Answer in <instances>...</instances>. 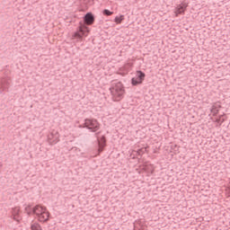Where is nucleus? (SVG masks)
<instances>
[{
	"mask_svg": "<svg viewBox=\"0 0 230 230\" xmlns=\"http://www.w3.org/2000/svg\"><path fill=\"white\" fill-rule=\"evenodd\" d=\"M175 148H177V150H179V146L177 145H174L173 150H176Z\"/></svg>",
	"mask_w": 230,
	"mask_h": 230,
	"instance_id": "nucleus-24",
	"label": "nucleus"
},
{
	"mask_svg": "<svg viewBox=\"0 0 230 230\" xmlns=\"http://www.w3.org/2000/svg\"><path fill=\"white\" fill-rule=\"evenodd\" d=\"M210 112H212L213 116H217L220 110L217 108V105H213L210 109Z\"/></svg>",
	"mask_w": 230,
	"mask_h": 230,
	"instance_id": "nucleus-12",
	"label": "nucleus"
},
{
	"mask_svg": "<svg viewBox=\"0 0 230 230\" xmlns=\"http://www.w3.org/2000/svg\"><path fill=\"white\" fill-rule=\"evenodd\" d=\"M98 152H99V154H102V152H103V146H102V147H100V148L98 149Z\"/></svg>",
	"mask_w": 230,
	"mask_h": 230,
	"instance_id": "nucleus-21",
	"label": "nucleus"
},
{
	"mask_svg": "<svg viewBox=\"0 0 230 230\" xmlns=\"http://www.w3.org/2000/svg\"><path fill=\"white\" fill-rule=\"evenodd\" d=\"M114 13V12L109 10V9H104L102 11V15H105L106 17H109L111 15H112Z\"/></svg>",
	"mask_w": 230,
	"mask_h": 230,
	"instance_id": "nucleus-14",
	"label": "nucleus"
},
{
	"mask_svg": "<svg viewBox=\"0 0 230 230\" xmlns=\"http://www.w3.org/2000/svg\"><path fill=\"white\" fill-rule=\"evenodd\" d=\"M89 27H87L85 23L80 22L79 26L76 28V31L72 35V39L82 40L84 37H87V35H89Z\"/></svg>",
	"mask_w": 230,
	"mask_h": 230,
	"instance_id": "nucleus-2",
	"label": "nucleus"
},
{
	"mask_svg": "<svg viewBox=\"0 0 230 230\" xmlns=\"http://www.w3.org/2000/svg\"><path fill=\"white\" fill-rule=\"evenodd\" d=\"M84 22L86 24H89L92 26V24H94V21H96V17L93 14L92 12L86 13L84 16L83 17Z\"/></svg>",
	"mask_w": 230,
	"mask_h": 230,
	"instance_id": "nucleus-8",
	"label": "nucleus"
},
{
	"mask_svg": "<svg viewBox=\"0 0 230 230\" xmlns=\"http://www.w3.org/2000/svg\"><path fill=\"white\" fill-rule=\"evenodd\" d=\"M31 230H42V227L39 223H33L31 225Z\"/></svg>",
	"mask_w": 230,
	"mask_h": 230,
	"instance_id": "nucleus-13",
	"label": "nucleus"
},
{
	"mask_svg": "<svg viewBox=\"0 0 230 230\" xmlns=\"http://www.w3.org/2000/svg\"><path fill=\"white\" fill-rule=\"evenodd\" d=\"M100 134H102V132H96L95 134H94V136H95V137H97V139H99L100 138Z\"/></svg>",
	"mask_w": 230,
	"mask_h": 230,
	"instance_id": "nucleus-19",
	"label": "nucleus"
},
{
	"mask_svg": "<svg viewBox=\"0 0 230 230\" xmlns=\"http://www.w3.org/2000/svg\"><path fill=\"white\" fill-rule=\"evenodd\" d=\"M60 134L57 130H52L49 135H48V141L49 145H57L58 141H60Z\"/></svg>",
	"mask_w": 230,
	"mask_h": 230,
	"instance_id": "nucleus-6",
	"label": "nucleus"
},
{
	"mask_svg": "<svg viewBox=\"0 0 230 230\" xmlns=\"http://www.w3.org/2000/svg\"><path fill=\"white\" fill-rule=\"evenodd\" d=\"M13 217H15L16 215H19V208H13Z\"/></svg>",
	"mask_w": 230,
	"mask_h": 230,
	"instance_id": "nucleus-16",
	"label": "nucleus"
},
{
	"mask_svg": "<svg viewBox=\"0 0 230 230\" xmlns=\"http://www.w3.org/2000/svg\"><path fill=\"white\" fill-rule=\"evenodd\" d=\"M30 208V205H28L27 207H26V209H28Z\"/></svg>",
	"mask_w": 230,
	"mask_h": 230,
	"instance_id": "nucleus-26",
	"label": "nucleus"
},
{
	"mask_svg": "<svg viewBox=\"0 0 230 230\" xmlns=\"http://www.w3.org/2000/svg\"><path fill=\"white\" fill-rule=\"evenodd\" d=\"M188 6H190V4L186 2V0H183L180 4H177L174 8L175 17L184 15L186 13V10H188Z\"/></svg>",
	"mask_w": 230,
	"mask_h": 230,
	"instance_id": "nucleus-4",
	"label": "nucleus"
},
{
	"mask_svg": "<svg viewBox=\"0 0 230 230\" xmlns=\"http://www.w3.org/2000/svg\"><path fill=\"white\" fill-rule=\"evenodd\" d=\"M216 123H219V125H222V120H221V119H216Z\"/></svg>",
	"mask_w": 230,
	"mask_h": 230,
	"instance_id": "nucleus-20",
	"label": "nucleus"
},
{
	"mask_svg": "<svg viewBox=\"0 0 230 230\" xmlns=\"http://www.w3.org/2000/svg\"><path fill=\"white\" fill-rule=\"evenodd\" d=\"M226 119H227V118H223V119H221V124H222V123H225Z\"/></svg>",
	"mask_w": 230,
	"mask_h": 230,
	"instance_id": "nucleus-23",
	"label": "nucleus"
},
{
	"mask_svg": "<svg viewBox=\"0 0 230 230\" xmlns=\"http://www.w3.org/2000/svg\"><path fill=\"white\" fill-rule=\"evenodd\" d=\"M110 91L114 102H121V100H123V96L125 94V86L123 85V83H113L112 86L110 88Z\"/></svg>",
	"mask_w": 230,
	"mask_h": 230,
	"instance_id": "nucleus-1",
	"label": "nucleus"
},
{
	"mask_svg": "<svg viewBox=\"0 0 230 230\" xmlns=\"http://www.w3.org/2000/svg\"><path fill=\"white\" fill-rule=\"evenodd\" d=\"M224 117H226V113H224L223 115H219V119H222Z\"/></svg>",
	"mask_w": 230,
	"mask_h": 230,
	"instance_id": "nucleus-22",
	"label": "nucleus"
},
{
	"mask_svg": "<svg viewBox=\"0 0 230 230\" xmlns=\"http://www.w3.org/2000/svg\"><path fill=\"white\" fill-rule=\"evenodd\" d=\"M80 128H87L90 132H98L100 130V122L96 119H85L83 125L79 126Z\"/></svg>",
	"mask_w": 230,
	"mask_h": 230,
	"instance_id": "nucleus-3",
	"label": "nucleus"
},
{
	"mask_svg": "<svg viewBox=\"0 0 230 230\" xmlns=\"http://www.w3.org/2000/svg\"><path fill=\"white\" fill-rule=\"evenodd\" d=\"M13 220H16V222H19V220H21V216L16 215V216H13Z\"/></svg>",
	"mask_w": 230,
	"mask_h": 230,
	"instance_id": "nucleus-17",
	"label": "nucleus"
},
{
	"mask_svg": "<svg viewBox=\"0 0 230 230\" xmlns=\"http://www.w3.org/2000/svg\"><path fill=\"white\" fill-rule=\"evenodd\" d=\"M123 21H125V15L123 14H120L119 16H116L114 19V22H116V24H121Z\"/></svg>",
	"mask_w": 230,
	"mask_h": 230,
	"instance_id": "nucleus-10",
	"label": "nucleus"
},
{
	"mask_svg": "<svg viewBox=\"0 0 230 230\" xmlns=\"http://www.w3.org/2000/svg\"><path fill=\"white\" fill-rule=\"evenodd\" d=\"M97 141H98L100 146H105V144L107 143V138L105 137V136H102V137H101V138L99 137L97 139Z\"/></svg>",
	"mask_w": 230,
	"mask_h": 230,
	"instance_id": "nucleus-11",
	"label": "nucleus"
},
{
	"mask_svg": "<svg viewBox=\"0 0 230 230\" xmlns=\"http://www.w3.org/2000/svg\"><path fill=\"white\" fill-rule=\"evenodd\" d=\"M146 76V74L141 70L137 71L136 77L131 78V85L134 87L137 85H141L143 82H145V77Z\"/></svg>",
	"mask_w": 230,
	"mask_h": 230,
	"instance_id": "nucleus-5",
	"label": "nucleus"
},
{
	"mask_svg": "<svg viewBox=\"0 0 230 230\" xmlns=\"http://www.w3.org/2000/svg\"><path fill=\"white\" fill-rule=\"evenodd\" d=\"M27 215H30V212H29V211H27Z\"/></svg>",
	"mask_w": 230,
	"mask_h": 230,
	"instance_id": "nucleus-27",
	"label": "nucleus"
},
{
	"mask_svg": "<svg viewBox=\"0 0 230 230\" xmlns=\"http://www.w3.org/2000/svg\"><path fill=\"white\" fill-rule=\"evenodd\" d=\"M135 155H143L145 154V151L143 149H138L137 151L134 150Z\"/></svg>",
	"mask_w": 230,
	"mask_h": 230,
	"instance_id": "nucleus-15",
	"label": "nucleus"
},
{
	"mask_svg": "<svg viewBox=\"0 0 230 230\" xmlns=\"http://www.w3.org/2000/svg\"><path fill=\"white\" fill-rule=\"evenodd\" d=\"M47 208L46 207H42L40 205H36L33 208H31L30 215H36V217H39L42 215V212L45 211Z\"/></svg>",
	"mask_w": 230,
	"mask_h": 230,
	"instance_id": "nucleus-7",
	"label": "nucleus"
},
{
	"mask_svg": "<svg viewBox=\"0 0 230 230\" xmlns=\"http://www.w3.org/2000/svg\"><path fill=\"white\" fill-rule=\"evenodd\" d=\"M51 216V214L49 213V211H48V208L46 210H44L42 212L41 215L39 216V220L40 222H43V223H46V222H49V217Z\"/></svg>",
	"mask_w": 230,
	"mask_h": 230,
	"instance_id": "nucleus-9",
	"label": "nucleus"
},
{
	"mask_svg": "<svg viewBox=\"0 0 230 230\" xmlns=\"http://www.w3.org/2000/svg\"><path fill=\"white\" fill-rule=\"evenodd\" d=\"M217 109H222V105H220V104L217 105Z\"/></svg>",
	"mask_w": 230,
	"mask_h": 230,
	"instance_id": "nucleus-25",
	"label": "nucleus"
},
{
	"mask_svg": "<svg viewBox=\"0 0 230 230\" xmlns=\"http://www.w3.org/2000/svg\"><path fill=\"white\" fill-rule=\"evenodd\" d=\"M130 157H131V159H136V157H137V155H136V153H134V150L130 154Z\"/></svg>",
	"mask_w": 230,
	"mask_h": 230,
	"instance_id": "nucleus-18",
	"label": "nucleus"
}]
</instances>
